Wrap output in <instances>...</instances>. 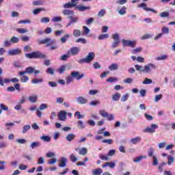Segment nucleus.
Segmentation results:
<instances>
[{
    "mask_svg": "<svg viewBox=\"0 0 175 175\" xmlns=\"http://www.w3.org/2000/svg\"><path fill=\"white\" fill-rule=\"evenodd\" d=\"M135 68L137 72H139V73H150L151 72V68L152 69H157V66L151 63L146 65L144 67H143V66L135 64Z\"/></svg>",
    "mask_w": 175,
    "mask_h": 175,
    "instance_id": "f257e3e1",
    "label": "nucleus"
},
{
    "mask_svg": "<svg viewBox=\"0 0 175 175\" xmlns=\"http://www.w3.org/2000/svg\"><path fill=\"white\" fill-rule=\"evenodd\" d=\"M38 44H46V47H50V50H57L58 46L55 44V40H53L51 38H46L43 40L38 41Z\"/></svg>",
    "mask_w": 175,
    "mask_h": 175,
    "instance_id": "f03ea898",
    "label": "nucleus"
},
{
    "mask_svg": "<svg viewBox=\"0 0 175 175\" xmlns=\"http://www.w3.org/2000/svg\"><path fill=\"white\" fill-rule=\"evenodd\" d=\"M25 55L29 59H44L46 57L45 54L40 51H33L30 53H26Z\"/></svg>",
    "mask_w": 175,
    "mask_h": 175,
    "instance_id": "7ed1b4c3",
    "label": "nucleus"
},
{
    "mask_svg": "<svg viewBox=\"0 0 175 175\" xmlns=\"http://www.w3.org/2000/svg\"><path fill=\"white\" fill-rule=\"evenodd\" d=\"M94 58H95V53L90 52L85 58L80 59L78 62L79 64H90L94 61Z\"/></svg>",
    "mask_w": 175,
    "mask_h": 175,
    "instance_id": "20e7f679",
    "label": "nucleus"
},
{
    "mask_svg": "<svg viewBox=\"0 0 175 175\" xmlns=\"http://www.w3.org/2000/svg\"><path fill=\"white\" fill-rule=\"evenodd\" d=\"M136 41H131V40H122V44L123 47H131V49H135L136 47Z\"/></svg>",
    "mask_w": 175,
    "mask_h": 175,
    "instance_id": "39448f33",
    "label": "nucleus"
},
{
    "mask_svg": "<svg viewBox=\"0 0 175 175\" xmlns=\"http://www.w3.org/2000/svg\"><path fill=\"white\" fill-rule=\"evenodd\" d=\"M10 81H12V83H18L19 80L17 78H12L11 79H2V77H0V85H1V87H3V85H5L4 83H10Z\"/></svg>",
    "mask_w": 175,
    "mask_h": 175,
    "instance_id": "423d86ee",
    "label": "nucleus"
},
{
    "mask_svg": "<svg viewBox=\"0 0 175 175\" xmlns=\"http://www.w3.org/2000/svg\"><path fill=\"white\" fill-rule=\"evenodd\" d=\"M35 72V68L33 67L29 66L25 68V71H21L18 72L19 76H23V75H33Z\"/></svg>",
    "mask_w": 175,
    "mask_h": 175,
    "instance_id": "0eeeda50",
    "label": "nucleus"
},
{
    "mask_svg": "<svg viewBox=\"0 0 175 175\" xmlns=\"http://www.w3.org/2000/svg\"><path fill=\"white\" fill-rule=\"evenodd\" d=\"M137 8H142L144 10H146V12H152V13H154V14H157L158 13L157 10H155L152 8H147V4L146 3H142L137 5Z\"/></svg>",
    "mask_w": 175,
    "mask_h": 175,
    "instance_id": "6e6552de",
    "label": "nucleus"
},
{
    "mask_svg": "<svg viewBox=\"0 0 175 175\" xmlns=\"http://www.w3.org/2000/svg\"><path fill=\"white\" fill-rule=\"evenodd\" d=\"M158 128L157 124H151L150 127H147L143 130L144 133H155V129Z\"/></svg>",
    "mask_w": 175,
    "mask_h": 175,
    "instance_id": "1a4fd4ad",
    "label": "nucleus"
},
{
    "mask_svg": "<svg viewBox=\"0 0 175 175\" xmlns=\"http://www.w3.org/2000/svg\"><path fill=\"white\" fill-rule=\"evenodd\" d=\"M112 39H113L115 42H113L111 48L116 49V47H118L120 44V35H118V33L113 34Z\"/></svg>",
    "mask_w": 175,
    "mask_h": 175,
    "instance_id": "9d476101",
    "label": "nucleus"
},
{
    "mask_svg": "<svg viewBox=\"0 0 175 175\" xmlns=\"http://www.w3.org/2000/svg\"><path fill=\"white\" fill-rule=\"evenodd\" d=\"M57 117H58L59 121H66L68 117V113L65 111H60L57 113Z\"/></svg>",
    "mask_w": 175,
    "mask_h": 175,
    "instance_id": "9b49d317",
    "label": "nucleus"
},
{
    "mask_svg": "<svg viewBox=\"0 0 175 175\" xmlns=\"http://www.w3.org/2000/svg\"><path fill=\"white\" fill-rule=\"evenodd\" d=\"M71 76L74 78L76 79L77 81L79 80H81V79H83V77H84V74H80V72H77V71H72L71 72Z\"/></svg>",
    "mask_w": 175,
    "mask_h": 175,
    "instance_id": "f8f14e48",
    "label": "nucleus"
},
{
    "mask_svg": "<svg viewBox=\"0 0 175 175\" xmlns=\"http://www.w3.org/2000/svg\"><path fill=\"white\" fill-rule=\"evenodd\" d=\"M21 49H20V48H17L16 49H11L8 51V55H21Z\"/></svg>",
    "mask_w": 175,
    "mask_h": 175,
    "instance_id": "ddd939ff",
    "label": "nucleus"
},
{
    "mask_svg": "<svg viewBox=\"0 0 175 175\" xmlns=\"http://www.w3.org/2000/svg\"><path fill=\"white\" fill-rule=\"evenodd\" d=\"M64 16H68V17H72L75 14V11L73 10H64L62 12Z\"/></svg>",
    "mask_w": 175,
    "mask_h": 175,
    "instance_id": "4468645a",
    "label": "nucleus"
},
{
    "mask_svg": "<svg viewBox=\"0 0 175 175\" xmlns=\"http://www.w3.org/2000/svg\"><path fill=\"white\" fill-rule=\"evenodd\" d=\"M77 102L80 105H85L88 102V100L83 96H79L77 98Z\"/></svg>",
    "mask_w": 175,
    "mask_h": 175,
    "instance_id": "2eb2a0df",
    "label": "nucleus"
},
{
    "mask_svg": "<svg viewBox=\"0 0 175 175\" xmlns=\"http://www.w3.org/2000/svg\"><path fill=\"white\" fill-rule=\"evenodd\" d=\"M66 162H68L66 158L62 157L59 161V167H65L66 166Z\"/></svg>",
    "mask_w": 175,
    "mask_h": 175,
    "instance_id": "dca6fc26",
    "label": "nucleus"
},
{
    "mask_svg": "<svg viewBox=\"0 0 175 175\" xmlns=\"http://www.w3.org/2000/svg\"><path fill=\"white\" fill-rule=\"evenodd\" d=\"M77 9L79 12H85V10H90L91 6L77 5Z\"/></svg>",
    "mask_w": 175,
    "mask_h": 175,
    "instance_id": "f3484780",
    "label": "nucleus"
},
{
    "mask_svg": "<svg viewBox=\"0 0 175 175\" xmlns=\"http://www.w3.org/2000/svg\"><path fill=\"white\" fill-rule=\"evenodd\" d=\"M70 52L72 54V55H77L78 53H80V48L79 47H72L70 49Z\"/></svg>",
    "mask_w": 175,
    "mask_h": 175,
    "instance_id": "a211bd4d",
    "label": "nucleus"
},
{
    "mask_svg": "<svg viewBox=\"0 0 175 175\" xmlns=\"http://www.w3.org/2000/svg\"><path fill=\"white\" fill-rule=\"evenodd\" d=\"M2 111H9V107L8 105L1 103L0 104V116L2 114Z\"/></svg>",
    "mask_w": 175,
    "mask_h": 175,
    "instance_id": "6ab92c4d",
    "label": "nucleus"
},
{
    "mask_svg": "<svg viewBox=\"0 0 175 175\" xmlns=\"http://www.w3.org/2000/svg\"><path fill=\"white\" fill-rule=\"evenodd\" d=\"M110 167V169H114L116 167V163L114 162H106L104 165H102V167Z\"/></svg>",
    "mask_w": 175,
    "mask_h": 175,
    "instance_id": "aec40b11",
    "label": "nucleus"
},
{
    "mask_svg": "<svg viewBox=\"0 0 175 175\" xmlns=\"http://www.w3.org/2000/svg\"><path fill=\"white\" fill-rule=\"evenodd\" d=\"M68 18L70 19V22L68 23V27H70V25H72V24H73L75 23H77V21L79 20V18L77 17H72V16H68Z\"/></svg>",
    "mask_w": 175,
    "mask_h": 175,
    "instance_id": "412c9836",
    "label": "nucleus"
},
{
    "mask_svg": "<svg viewBox=\"0 0 175 175\" xmlns=\"http://www.w3.org/2000/svg\"><path fill=\"white\" fill-rule=\"evenodd\" d=\"M108 69L111 71L113 70H118V64L113 63L110 66H109Z\"/></svg>",
    "mask_w": 175,
    "mask_h": 175,
    "instance_id": "4be33fe9",
    "label": "nucleus"
},
{
    "mask_svg": "<svg viewBox=\"0 0 175 175\" xmlns=\"http://www.w3.org/2000/svg\"><path fill=\"white\" fill-rule=\"evenodd\" d=\"M131 143L132 144H137V143H140V142H142V137H135L134 138H132L130 140Z\"/></svg>",
    "mask_w": 175,
    "mask_h": 175,
    "instance_id": "5701e85b",
    "label": "nucleus"
},
{
    "mask_svg": "<svg viewBox=\"0 0 175 175\" xmlns=\"http://www.w3.org/2000/svg\"><path fill=\"white\" fill-rule=\"evenodd\" d=\"M75 137H76V135L73 133H70L66 137V139L67 142H72V140L75 139Z\"/></svg>",
    "mask_w": 175,
    "mask_h": 175,
    "instance_id": "b1692460",
    "label": "nucleus"
},
{
    "mask_svg": "<svg viewBox=\"0 0 175 175\" xmlns=\"http://www.w3.org/2000/svg\"><path fill=\"white\" fill-rule=\"evenodd\" d=\"M87 152H88V150L86 148H81L79 151V155H83V157L87 155Z\"/></svg>",
    "mask_w": 175,
    "mask_h": 175,
    "instance_id": "393cba45",
    "label": "nucleus"
},
{
    "mask_svg": "<svg viewBox=\"0 0 175 175\" xmlns=\"http://www.w3.org/2000/svg\"><path fill=\"white\" fill-rule=\"evenodd\" d=\"M19 76H21L20 80L22 83H27L29 81V77H28L27 75H23Z\"/></svg>",
    "mask_w": 175,
    "mask_h": 175,
    "instance_id": "a878e982",
    "label": "nucleus"
},
{
    "mask_svg": "<svg viewBox=\"0 0 175 175\" xmlns=\"http://www.w3.org/2000/svg\"><path fill=\"white\" fill-rule=\"evenodd\" d=\"M120 98H121V94L120 93H115L112 96V100H114V102L120 100Z\"/></svg>",
    "mask_w": 175,
    "mask_h": 175,
    "instance_id": "bb28decb",
    "label": "nucleus"
},
{
    "mask_svg": "<svg viewBox=\"0 0 175 175\" xmlns=\"http://www.w3.org/2000/svg\"><path fill=\"white\" fill-rule=\"evenodd\" d=\"M73 36L75 38H79V36H81V31L79 29H75L73 31Z\"/></svg>",
    "mask_w": 175,
    "mask_h": 175,
    "instance_id": "cd10ccee",
    "label": "nucleus"
},
{
    "mask_svg": "<svg viewBox=\"0 0 175 175\" xmlns=\"http://www.w3.org/2000/svg\"><path fill=\"white\" fill-rule=\"evenodd\" d=\"M29 100L31 103H36L38 102V96H31L29 97Z\"/></svg>",
    "mask_w": 175,
    "mask_h": 175,
    "instance_id": "c85d7f7f",
    "label": "nucleus"
},
{
    "mask_svg": "<svg viewBox=\"0 0 175 175\" xmlns=\"http://www.w3.org/2000/svg\"><path fill=\"white\" fill-rule=\"evenodd\" d=\"M156 61H166L167 59V55H162L161 56L157 57Z\"/></svg>",
    "mask_w": 175,
    "mask_h": 175,
    "instance_id": "c756f323",
    "label": "nucleus"
},
{
    "mask_svg": "<svg viewBox=\"0 0 175 175\" xmlns=\"http://www.w3.org/2000/svg\"><path fill=\"white\" fill-rule=\"evenodd\" d=\"M93 175H100L102 173H103V170L100 168H97L96 170H93L92 171Z\"/></svg>",
    "mask_w": 175,
    "mask_h": 175,
    "instance_id": "7c9ffc66",
    "label": "nucleus"
},
{
    "mask_svg": "<svg viewBox=\"0 0 175 175\" xmlns=\"http://www.w3.org/2000/svg\"><path fill=\"white\" fill-rule=\"evenodd\" d=\"M44 10H46V9H44V8H36L33 10V14H39V13H40L41 12H44Z\"/></svg>",
    "mask_w": 175,
    "mask_h": 175,
    "instance_id": "2f4dec72",
    "label": "nucleus"
},
{
    "mask_svg": "<svg viewBox=\"0 0 175 175\" xmlns=\"http://www.w3.org/2000/svg\"><path fill=\"white\" fill-rule=\"evenodd\" d=\"M70 38V35L66 34L63 37L61 38V42L62 44L66 43V40Z\"/></svg>",
    "mask_w": 175,
    "mask_h": 175,
    "instance_id": "473e14b6",
    "label": "nucleus"
},
{
    "mask_svg": "<svg viewBox=\"0 0 175 175\" xmlns=\"http://www.w3.org/2000/svg\"><path fill=\"white\" fill-rule=\"evenodd\" d=\"M76 43H82V44H87V40L85 38H78L75 40Z\"/></svg>",
    "mask_w": 175,
    "mask_h": 175,
    "instance_id": "72a5a7b5",
    "label": "nucleus"
},
{
    "mask_svg": "<svg viewBox=\"0 0 175 175\" xmlns=\"http://www.w3.org/2000/svg\"><path fill=\"white\" fill-rule=\"evenodd\" d=\"M65 70H66V65L61 66L59 67V68L58 69V72H59V73H60V75H62L63 73H64Z\"/></svg>",
    "mask_w": 175,
    "mask_h": 175,
    "instance_id": "f704fd0d",
    "label": "nucleus"
},
{
    "mask_svg": "<svg viewBox=\"0 0 175 175\" xmlns=\"http://www.w3.org/2000/svg\"><path fill=\"white\" fill-rule=\"evenodd\" d=\"M153 159V162L152 165L153 166H157L158 163H159V161H158V156L156 154L154 157H152Z\"/></svg>",
    "mask_w": 175,
    "mask_h": 175,
    "instance_id": "c9c22d12",
    "label": "nucleus"
},
{
    "mask_svg": "<svg viewBox=\"0 0 175 175\" xmlns=\"http://www.w3.org/2000/svg\"><path fill=\"white\" fill-rule=\"evenodd\" d=\"M70 159L71 162H77V161H79V159L76 157V154H71L70 155Z\"/></svg>",
    "mask_w": 175,
    "mask_h": 175,
    "instance_id": "e433bc0d",
    "label": "nucleus"
},
{
    "mask_svg": "<svg viewBox=\"0 0 175 175\" xmlns=\"http://www.w3.org/2000/svg\"><path fill=\"white\" fill-rule=\"evenodd\" d=\"M33 84H39L43 83V79H33L31 81Z\"/></svg>",
    "mask_w": 175,
    "mask_h": 175,
    "instance_id": "4c0bfd02",
    "label": "nucleus"
},
{
    "mask_svg": "<svg viewBox=\"0 0 175 175\" xmlns=\"http://www.w3.org/2000/svg\"><path fill=\"white\" fill-rule=\"evenodd\" d=\"M41 140H43L44 142H46L49 143V142L51 141V138L49 136L47 135H43L40 137Z\"/></svg>",
    "mask_w": 175,
    "mask_h": 175,
    "instance_id": "58836bf2",
    "label": "nucleus"
},
{
    "mask_svg": "<svg viewBox=\"0 0 175 175\" xmlns=\"http://www.w3.org/2000/svg\"><path fill=\"white\" fill-rule=\"evenodd\" d=\"M77 127L79 129H84V128H85L84 126V122H83L81 120H79L77 122Z\"/></svg>",
    "mask_w": 175,
    "mask_h": 175,
    "instance_id": "ea45409f",
    "label": "nucleus"
},
{
    "mask_svg": "<svg viewBox=\"0 0 175 175\" xmlns=\"http://www.w3.org/2000/svg\"><path fill=\"white\" fill-rule=\"evenodd\" d=\"M154 148L150 147L148 151V157H150L151 158H154V157H155L154 156Z\"/></svg>",
    "mask_w": 175,
    "mask_h": 175,
    "instance_id": "a19ab883",
    "label": "nucleus"
},
{
    "mask_svg": "<svg viewBox=\"0 0 175 175\" xmlns=\"http://www.w3.org/2000/svg\"><path fill=\"white\" fill-rule=\"evenodd\" d=\"M46 73L48 75H54L55 74V69L53 68H48V69L46 70Z\"/></svg>",
    "mask_w": 175,
    "mask_h": 175,
    "instance_id": "79ce46f5",
    "label": "nucleus"
},
{
    "mask_svg": "<svg viewBox=\"0 0 175 175\" xmlns=\"http://www.w3.org/2000/svg\"><path fill=\"white\" fill-rule=\"evenodd\" d=\"M100 115L104 118H107V117H109V113L106 112V111L105 110H100Z\"/></svg>",
    "mask_w": 175,
    "mask_h": 175,
    "instance_id": "37998d69",
    "label": "nucleus"
},
{
    "mask_svg": "<svg viewBox=\"0 0 175 175\" xmlns=\"http://www.w3.org/2000/svg\"><path fill=\"white\" fill-rule=\"evenodd\" d=\"M75 117H77V120H81V118H84V116L81 115L80 111H76L75 113Z\"/></svg>",
    "mask_w": 175,
    "mask_h": 175,
    "instance_id": "c03bdc74",
    "label": "nucleus"
},
{
    "mask_svg": "<svg viewBox=\"0 0 175 175\" xmlns=\"http://www.w3.org/2000/svg\"><path fill=\"white\" fill-rule=\"evenodd\" d=\"M39 146H40V142H34L31 143V148L33 150V148H36V147H39Z\"/></svg>",
    "mask_w": 175,
    "mask_h": 175,
    "instance_id": "a18cd8bd",
    "label": "nucleus"
},
{
    "mask_svg": "<svg viewBox=\"0 0 175 175\" xmlns=\"http://www.w3.org/2000/svg\"><path fill=\"white\" fill-rule=\"evenodd\" d=\"M120 16H123V14H125L126 13V7L123 6L118 12Z\"/></svg>",
    "mask_w": 175,
    "mask_h": 175,
    "instance_id": "49530a36",
    "label": "nucleus"
},
{
    "mask_svg": "<svg viewBox=\"0 0 175 175\" xmlns=\"http://www.w3.org/2000/svg\"><path fill=\"white\" fill-rule=\"evenodd\" d=\"M53 23H59L62 21V18L61 16H55L52 18Z\"/></svg>",
    "mask_w": 175,
    "mask_h": 175,
    "instance_id": "de8ad7c7",
    "label": "nucleus"
},
{
    "mask_svg": "<svg viewBox=\"0 0 175 175\" xmlns=\"http://www.w3.org/2000/svg\"><path fill=\"white\" fill-rule=\"evenodd\" d=\"M167 159V164L169 165V166H170L173 163V162H174V157H173V156H168Z\"/></svg>",
    "mask_w": 175,
    "mask_h": 175,
    "instance_id": "09e8293b",
    "label": "nucleus"
},
{
    "mask_svg": "<svg viewBox=\"0 0 175 175\" xmlns=\"http://www.w3.org/2000/svg\"><path fill=\"white\" fill-rule=\"evenodd\" d=\"M31 129V126L30 125H25L23 126V129L22 131L23 133H27V132H28V131H29Z\"/></svg>",
    "mask_w": 175,
    "mask_h": 175,
    "instance_id": "8fccbe9b",
    "label": "nucleus"
},
{
    "mask_svg": "<svg viewBox=\"0 0 175 175\" xmlns=\"http://www.w3.org/2000/svg\"><path fill=\"white\" fill-rule=\"evenodd\" d=\"M43 3H44L43 0H38L33 2V5H34V6H39L40 5H43Z\"/></svg>",
    "mask_w": 175,
    "mask_h": 175,
    "instance_id": "3c124183",
    "label": "nucleus"
},
{
    "mask_svg": "<svg viewBox=\"0 0 175 175\" xmlns=\"http://www.w3.org/2000/svg\"><path fill=\"white\" fill-rule=\"evenodd\" d=\"M10 42L11 43H18V42H20V39L16 36H13L11 39H10Z\"/></svg>",
    "mask_w": 175,
    "mask_h": 175,
    "instance_id": "603ef678",
    "label": "nucleus"
},
{
    "mask_svg": "<svg viewBox=\"0 0 175 175\" xmlns=\"http://www.w3.org/2000/svg\"><path fill=\"white\" fill-rule=\"evenodd\" d=\"M40 22L42 24H47V23H50V18L49 17H44V18H42Z\"/></svg>",
    "mask_w": 175,
    "mask_h": 175,
    "instance_id": "864d4df0",
    "label": "nucleus"
},
{
    "mask_svg": "<svg viewBox=\"0 0 175 175\" xmlns=\"http://www.w3.org/2000/svg\"><path fill=\"white\" fill-rule=\"evenodd\" d=\"M63 7L64 9H72V8H73L70 2L64 4Z\"/></svg>",
    "mask_w": 175,
    "mask_h": 175,
    "instance_id": "5fc2aeb1",
    "label": "nucleus"
},
{
    "mask_svg": "<svg viewBox=\"0 0 175 175\" xmlns=\"http://www.w3.org/2000/svg\"><path fill=\"white\" fill-rule=\"evenodd\" d=\"M109 38V34H101L98 36L99 40H103L105 39H107Z\"/></svg>",
    "mask_w": 175,
    "mask_h": 175,
    "instance_id": "6e6d98bb",
    "label": "nucleus"
},
{
    "mask_svg": "<svg viewBox=\"0 0 175 175\" xmlns=\"http://www.w3.org/2000/svg\"><path fill=\"white\" fill-rule=\"evenodd\" d=\"M23 50L25 53H28L32 51V48H31V46H29V45H26L23 47Z\"/></svg>",
    "mask_w": 175,
    "mask_h": 175,
    "instance_id": "4d7b16f0",
    "label": "nucleus"
},
{
    "mask_svg": "<svg viewBox=\"0 0 175 175\" xmlns=\"http://www.w3.org/2000/svg\"><path fill=\"white\" fill-rule=\"evenodd\" d=\"M72 81H73V77H72V75L66 77V84H70V83H72Z\"/></svg>",
    "mask_w": 175,
    "mask_h": 175,
    "instance_id": "13d9d810",
    "label": "nucleus"
},
{
    "mask_svg": "<svg viewBox=\"0 0 175 175\" xmlns=\"http://www.w3.org/2000/svg\"><path fill=\"white\" fill-rule=\"evenodd\" d=\"M106 14V10H101L98 14V17H103Z\"/></svg>",
    "mask_w": 175,
    "mask_h": 175,
    "instance_id": "bf43d9fd",
    "label": "nucleus"
},
{
    "mask_svg": "<svg viewBox=\"0 0 175 175\" xmlns=\"http://www.w3.org/2000/svg\"><path fill=\"white\" fill-rule=\"evenodd\" d=\"M99 158L101 161H109V155L100 154Z\"/></svg>",
    "mask_w": 175,
    "mask_h": 175,
    "instance_id": "052dcab7",
    "label": "nucleus"
},
{
    "mask_svg": "<svg viewBox=\"0 0 175 175\" xmlns=\"http://www.w3.org/2000/svg\"><path fill=\"white\" fill-rule=\"evenodd\" d=\"M128 98H129V94H126L125 95H123L121 97V102H126V100L128 99Z\"/></svg>",
    "mask_w": 175,
    "mask_h": 175,
    "instance_id": "680f3d73",
    "label": "nucleus"
},
{
    "mask_svg": "<svg viewBox=\"0 0 175 175\" xmlns=\"http://www.w3.org/2000/svg\"><path fill=\"white\" fill-rule=\"evenodd\" d=\"M49 165H54L55 163H57V159L52 158L49 160H48Z\"/></svg>",
    "mask_w": 175,
    "mask_h": 175,
    "instance_id": "e2e57ef3",
    "label": "nucleus"
},
{
    "mask_svg": "<svg viewBox=\"0 0 175 175\" xmlns=\"http://www.w3.org/2000/svg\"><path fill=\"white\" fill-rule=\"evenodd\" d=\"M170 31V30L169 29V27H163V29H162V33L163 35V34H167L169 33V32Z\"/></svg>",
    "mask_w": 175,
    "mask_h": 175,
    "instance_id": "0e129e2a",
    "label": "nucleus"
},
{
    "mask_svg": "<svg viewBox=\"0 0 175 175\" xmlns=\"http://www.w3.org/2000/svg\"><path fill=\"white\" fill-rule=\"evenodd\" d=\"M16 31L19 33H26V32H28V30L27 29H23V28H18L16 29Z\"/></svg>",
    "mask_w": 175,
    "mask_h": 175,
    "instance_id": "69168bd1",
    "label": "nucleus"
},
{
    "mask_svg": "<svg viewBox=\"0 0 175 175\" xmlns=\"http://www.w3.org/2000/svg\"><path fill=\"white\" fill-rule=\"evenodd\" d=\"M152 83V80L146 78L144 81L142 82V84H151Z\"/></svg>",
    "mask_w": 175,
    "mask_h": 175,
    "instance_id": "338daca9",
    "label": "nucleus"
},
{
    "mask_svg": "<svg viewBox=\"0 0 175 175\" xmlns=\"http://www.w3.org/2000/svg\"><path fill=\"white\" fill-rule=\"evenodd\" d=\"M102 143H107V144H113V139H103Z\"/></svg>",
    "mask_w": 175,
    "mask_h": 175,
    "instance_id": "774afa93",
    "label": "nucleus"
}]
</instances>
